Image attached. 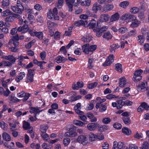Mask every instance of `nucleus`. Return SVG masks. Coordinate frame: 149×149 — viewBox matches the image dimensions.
Wrapping results in <instances>:
<instances>
[{"label": "nucleus", "mask_w": 149, "mask_h": 149, "mask_svg": "<svg viewBox=\"0 0 149 149\" xmlns=\"http://www.w3.org/2000/svg\"><path fill=\"white\" fill-rule=\"evenodd\" d=\"M111 121V119L108 117L104 118L102 120L103 122L105 124H107Z\"/></svg>", "instance_id": "bf43d9fd"}, {"label": "nucleus", "mask_w": 149, "mask_h": 149, "mask_svg": "<svg viewBox=\"0 0 149 149\" xmlns=\"http://www.w3.org/2000/svg\"><path fill=\"white\" fill-rule=\"evenodd\" d=\"M40 128L41 133H46L47 130L49 128V126L47 125H42L40 126Z\"/></svg>", "instance_id": "4be33fe9"}, {"label": "nucleus", "mask_w": 149, "mask_h": 149, "mask_svg": "<svg viewBox=\"0 0 149 149\" xmlns=\"http://www.w3.org/2000/svg\"><path fill=\"white\" fill-rule=\"evenodd\" d=\"M99 127V125L97 123H91L88 124L87 126L88 129L90 131H93Z\"/></svg>", "instance_id": "39448f33"}, {"label": "nucleus", "mask_w": 149, "mask_h": 149, "mask_svg": "<svg viewBox=\"0 0 149 149\" xmlns=\"http://www.w3.org/2000/svg\"><path fill=\"white\" fill-rule=\"evenodd\" d=\"M113 127L117 129H120L122 127V125L120 124L119 123H116L114 124Z\"/></svg>", "instance_id": "680f3d73"}, {"label": "nucleus", "mask_w": 149, "mask_h": 149, "mask_svg": "<svg viewBox=\"0 0 149 149\" xmlns=\"http://www.w3.org/2000/svg\"><path fill=\"white\" fill-rule=\"evenodd\" d=\"M77 135V134L76 132L72 131L67 132L65 134V136L66 137H75Z\"/></svg>", "instance_id": "aec40b11"}, {"label": "nucleus", "mask_w": 149, "mask_h": 149, "mask_svg": "<svg viewBox=\"0 0 149 149\" xmlns=\"http://www.w3.org/2000/svg\"><path fill=\"white\" fill-rule=\"evenodd\" d=\"M123 120L125 124L127 125H129L131 123V120L129 117H123Z\"/></svg>", "instance_id": "cd10ccee"}, {"label": "nucleus", "mask_w": 149, "mask_h": 149, "mask_svg": "<svg viewBox=\"0 0 149 149\" xmlns=\"http://www.w3.org/2000/svg\"><path fill=\"white\" fill-rule=\"evenodd\" d=\"M41 137L44 141H49V135L46 133H41L40 134Z\"/></svg>", "instance_id": "412c9836"}, {"label": "nucleus", "mask_w": 149, "mask_h": 149, "mask_svg": "<svg viewBox=\"0 0 149 149\" xmlns=\"http://www.w3.org/2000/svg\"><path fill=\"white\" fill-rule=\"evenodd\" d=\"M97 84V82L92 83L87 85V87L89 89H92L95 87Z\"/></svg>", "instance_id": "37998d69"}, {"label": "nucleus", "mask_w": 149, "mask_h": 149, "mask_svg": "<svg viewBox=\"0 0 149 149\" xmlns=\"http://www.w3.org/2000/svg\"><path fill=\"white\" fill-rule=\"evenodd\" d=\"M46 56V53L44 51H42L40 53V57L41 59L43 60L45 59Z\"/></svg>", "instance_id": "e2e57ef3"}, {"label": "nucleus", "mask_w": 149, "mask_h": 149, "mask_svg": "<svg viewBox=\"0 0 149 149\" xmlns=\"http://www.w3.org/2000/svg\"><path fill=\"white\" fill-rule=\"evenodd\" d=\"M19 40V36L17 34L16 36L12 37V38L10 40L9 43H12L15 46L18 47L19 45V42H18Z\"/></svg>", "instance_id": "20e7f679"}, {"label": "nucleus", "mask_w": 149, "mask_h": 149, "mask_svg": "<svg viewBox=\"0 0 149 149\" xmlns=\"http://www.w3.org/2000/svg\"><path fill=\"white\" fill-rule=\"evenodd\" d=\"M1 6L2 8L7 7L10 4L9 0H3L1 2Z\"/></svg>", "instance_id": "473e14b6"}, {"label": "nucleus", "mask_w": 149, "mask_h": 149, "mask_svg": "<svg viewBox=\"0 0 149 149\" xmlns=\"http://www.w3.org/2000/svg\"><path fill=\"white\" fill-rule=\"evenodd\" d=\"M113 143L114 146H116L118 149H121L123 145V143L121 142H118L116 141H115Z\"/></svg>", "instance_id": "393cba45"}, {"label": "nucleus", "mask_w": 149, "mask_h": 149, "mask_svg": "<svg viewBox=\"0 0 149 149\" xmlns=\"http://www.w3.org/2000/svg\"><path fill=\"white\" fill-rule=\"evenodd\" d=\"M11 8L13 11L15 13L19 14H22L24 10L23 6H11Z\"/></svg>", "instance_id": "7ed1b4c3"}, {"label": "nucleus", "mask_w": 149, "mask_h": 149, "mask_svg": "<svg viewBox=\"0 0 149 149\" xmlns=\"http://www.w3.org/2000/svg\"><path fill=\"white\" fill-rule=\"evenodd\" d=\"M63 2L64 0H58L57 6L58 8H60L62 7Z\"/></svg>", "instance_id": "338daca9"}, {"label": "nucleus", "mask_w": 149, "mask_h": 149, "mask_svg": "<svg viewBox=\"0 0 149 149\" xmlns=\"http://www.w3.org/2000/svg\"><path fill=\"white\" fill-rule=\"evenodd\" d=\"M93 59L92 58L89 59L88 64V68L89 69H92L93 67V65L92 64L93 61Z\"/></svg>", "instance_id": "79ce46f5"}, {"label": "nucleus", "mask_w": 149, "mask_h": 149, "mask_svg": "<svg viewBox=\"0 0 149 149\" xmlns=\"http://www.w3.org/2000/svg\"><path fill=\"white\" fill-rule=\"evenodd\" d=\"M3 58L6 60L10 61L12 63H14L17 58H16L13 55H9L8 56H3Z\"/></svg>", "instance_id": "ddd939ff"}, {"label": "nucleus", "mask_w": 149, "mask_h": 149, "mask_svg": "<svg viewBox=\"0 0 149 149\" xmlns=\"http://www.w3.org/2000/svg\"><path fill=\"white\" fill-rule=\"evenodd\" d=\"M122 132L127 135H129L131 133L130 130L127 128L124 127L122 130Z\"/></svg>", "instance_id": "e433bc0d"}, {"label": "nucleus", "mask_w": 149, "mask_h": 149, "mask_svg": "<svg viewBox=\"0 0 149 149\" xmlns=\"http://www.w3.org/2000/svg\"><path fill=\"white\" fill-rule=\"evenodd\" d=\"M67 60L68 59L67 58L60 56H57L55 60V62L58 63H63Z\"/></svg>", "instance_id": "1a4fd4ad"}, {"label": "nucleus", "mask_w": 149, "mask_h": 149, "mask_svg": "<svg viewBox=\"0 0 149 149\" xmlns=\"http://www.w3.org/2000/svg\"><path fill=\"white\" fill-rule=\"evenodd\" d=\"M73 123L74 124L79 126H82L85 124L84 123L79 120H74Z\"/></svg>", "instance_id": "f704fd0d"}, {"label": "nucleus", "mask_w": 149, "mask_h": 149, "mask_svg": "<svg viewBox=\"0 0 149 149\" xmlns=\"http://www.w3.org/2000/svg\"><path fill=\"white\" fill-rule=\"evenodd\" d=\"M138 37V40L140 45L144 43L145 40V38L144 36L139 35Z\"/></svg>", "instance_id": "58836bf2"}, {"label": "nucleus", "mask_w": 149, "mask_h": 149, "mask_svg": "<svg viewBox=\"0 0 149 149\" xmlns=\"http://www.w3.org/2000/svg\"><path fill=\"white\" fill-rule=\"evenodd\" d=\"M4 145L9 149H10L12 146H13L14 145V143L13 142H11L10 143V144L9 145L7 142H5L4 144Z\"/></svg>", "instance_id": "13d9d810"}, {"label": "nucleus", "mask_w": 149, "mask_h": 149, "mask_svg": "<svg viewBox=\"0 0 149 149\" xmlns=\"http://www.w3.org/2000/svg\"><path fill=\"white\" fill-rule=\"evenodd\" d=\"M3 65L4 66H10L12 65V63L8 61H3Z\"/></svg>", "instance_id": "69168bd1"}, {"label": "nucleus", "mask_w": 149, "mask_h": 149, "mask_svg": "<svg viewBox=\"0 0 149 149\" xmlns=\"http://www.w3.org/2000/svg\"><path fill=\"white\" fill-rule=\"evenodd\" d=\"M9 100L14 102H19L20 100L18 99L17 98L12 96H10L9 97Z\"/></svg>", "instance_id": "c03bdc74"}, {"label": "nucleus", "mask_w": 149, "mask_h": 149, "mask_svg": "<svg viewBox=\"0 0 149 149\" xmlns=\"http://www.w3.org/2000/svg\"><path fill=\"white\" fill-rule=\"evenodd\" d=\"M97 46L95 45L90 46L89 44L87 43L83 45L81 47L83 52L86 54H89L90 52L94 51Z\"/></svg>", "instance_id": "f257e3e1"}, {"label": "nucleus", "mask_w": 149, "mask_h": 149, "mask_svg": "<svg viewBox=\"0 0 149 149\" xmlns=\"http://www.w3.org/2000/svg\"><path fill=\"white\" fill-rule=\"evenodd\" d=\"M119 86L123 88L125 87L126 83V80L125 77H122L119 79Z\"/></svg>", "instance_id": "6ab92c4d"}, {"label": "nucleus", "mask_w": 149, "mask_h": 149, "mask_svg": "<svg viewBox=\"0 0 149 149\" xmlns=\"http://www.w3.org/2000/svg\"><path fill=\"white\" fill-rule=\"evenodd\" d=\"M113 4H107L104 6L102 8L103 12L104 13L112 10L113 8Z\"/></svg>", "instance_id": "9d476101"}, {"label": "nucleus", "mask_w": 149, "mask_h": 149, "mask_svg": "<svg viewBox=\"0 0 149 149\" xmlns=\"http://www.w3.org/2000/svg\"><path fill=\"white\" fill-rule=\"evenodd\" d=\"M47 17L48 18L50 19H53L56 20H58L59 19L58 17L57 16L55 15L52 12L51 10L49 11L47 13Z\"/></svg>", "instance_id": "2eb2a0df"}, {"label": "nucleus", "mask_w": 149, "mask_h": 149, "mask_svg": "<svg viewBox=\"0 0 149 149\" xmlns=\"http://www.w3.org/2000/svg\"><path fill=\"white\" fill-rule=\"evenodd\" d=\"M139 10V8L135 7L132 8L130 9V12L133 14L137 13L138 12Z\"/></svg>", "instance_id": "ea45409f"}, {"label": "nucleus", "mask_w": 149, "mask_h": 149, "mask_svg": "<svg viewBox=\"0 0 149 149\" xmlns=\"http://www.w3.org/2000/svg\"><path fill=\"white\" fill-rule=\"evenodd\" d=\"M147 83L146 81L145 82H142L141 84L138 85V86H137V87L138 90H140L144 88H146V86H147Z\"/></svg>", "instance_id": "c756f323"}, {"label": "nucleus", "mask_w": 149, "mask_h": 149, "mask_svg": "<svg viewBox=\"0 0 149 149\" xmlns=\"http://www.w3.org/2000/svg\"><path fill=\"white\" fill-rule=\"evenodd\" d=\"M139 22L137 20L134 21L132 23L130 26L132 27H136L138 26Z\"/></svg>", "instance_id": "603ef678"}, {"label": "nucleus", "mask_w": 149, "mask_h": 149, "mask_svg": "<svg viewBox=\"0 0 149 149\" xmlns=\"http://www.w3.org/2000/svg\"><path fill=\"white\" fill-rule=\"evenodd\" d=\"M119 18V14L118 13H116L112 15L110 18V21L113 22L118 20Z\"/></svg>", "instance_id": "b1692460"}, {"label": "nucleus", "mask_w": 149, "mask_h": 149, "mask_svg": "<svg viewBox=\"0 0 149 149\" xmlns=\"http://www.w3.org/2000/svg\"><path fill=\"white\" fill-rule=\"evenodd\" d=\"M96 26H98V23L94 19L91 20L88 24V26L90 29H93Z\"/></svg>", "instance_id": "dca6fc26"}, {"label": "nucleus", "mask_w": 149, "mask_h": 149, "mask_svg": "<svg viewBox=\"0 0 149 149\" xmlns=\"http://www.w3.org/2000/svg\"><path fill=\"white\" fill-rule=\"evenodd\" d=\"M143 134L142 133H141L139 134V133L138 132H137L136 134L134 135V138L139 139L141 138H142L143 137Z\"/></svg>", "instance_id": "5fc2aeb1"}, {"label": "nucleus", "mask_w": 149, "mask_h": 149, "mask_svg": "<svg viewBox=\"0 0 149 149\" xmlns=\"http://www.w3.org/2000/svg\"><path fill=\"white\" fill-rule=\"evenodd\" d=\"M103 37L104 38L108 40L112 38V36L109 32H107L104 34L103 36Z\"/></svg>", "instance_id": "c9c22d12"}, {"label": "nucleus", "mask_w": 149, "mask_h": 149, "mask_svg": "<svg viewBox=\"0 0 149 149\" xmlns=\"http://www.w3.org/2000/svg\"><path fill=\"white\" fill-rule=\"evenodd\" d=\"M31 147L33 149H39L40 146L39 144H36L34 143H32L31 144Z\"/></svg>", "instance_id": "8fccbe9b"}, {"label": "nucleus", "mask_w": 149, "mask_h": 149, "mask_svg": "<svg viewBox=\"0 0 149 149\" xmlns=\"http://www.w3.org/2000/svg\"><path fill=\"white\" fill-rule=\"evenodd\" d=\"M107 29L108 27L105 26L99 29L97 32L96 36L98 37H100L102 35V33L104 31H107Z\"/></svg>", "instance_id": "9b49d317"}, {"label": "nucleus", "mask_w": 149, "mask_h": 149, "mask_svg": "<svg viewBox=\"0 0 149 149\" xmlns=\"http://www.w3.org/2000/svg\"><path fill=\"white\" fill-rule=\"evenodd\" d=\"M25 59V58H24L23 56H20L19 57H18L17 59H19L18 64L19 65H21L22 61Z\"/></svg>", "instance_id": "052dcab7"}, {"label": "nucleus", "mask_w": 149, "mask_h": 149, "mask_svg": "<svg viewBox=\"0 0 149 149\" xmlns=\"http://www.w3.org/2000/svg\"><path fill=\"white\" fill-rule=\"evenodd\" d=\"M102 147L103 149H109V144L107 142H104Z\"/></svg>", "instance_id": "774afa93"}, {"label": "nucleus", "mask_w": 149, "mask_h": 149, "mask_svg": "<svg viewBox=\"0 0 149 149\" xmlns=\"http://www.w3.org/2000/svg\"><path fill=\"white\" fill-rule=\"evenodd\" d=\"M81 105L80 103H77L74 107L75 112L79 115H82L84 114V112L80 110L81 109Z\"/></svg>", "instance_id": "6e6552de"}, {"label": "nucleus", "mask_w": 149, "mask_h": 149, "mask_svg": "<svg viewBox=\"0 0 149 149\" xmlns=\"http://www.w3.org/2000/svg\"><path fill=\"white\" fill-rule=\"evenodd\" d=\"M129 4V2L127 1H124L121 2L120 4V6L123 8H125Z\"/></svg>", "instance_id": "49530a36"}, {"label": "nucleus", "mask_w": 149, "mask_h": 149, "mask_svg": "<svg viewBox=\"0 0 149 149\" xmlns=\"http://www.w3.org/2000/svg\"><path fill=\"white\" fill-rule=\"evenodd\" d=\"M2 137L4 140L7 141H9L11 140L10 137V135L6 132L3 133Z\"/></svg>", "instance_id": "bb28decb"}, {"label": "nucleus", "mask_w": 149, "mask_h": 149, "mask_svg": "<svg viewBox=\"0 0 149 149\" xmlns=\"http://www.w3.org/2000/svg\"><path fill=\"white\" fill-rule=\"evenodd\" d=\"M119 47V46L118 44H113L110 46V51L112 53H114L115 50L118 49Z\"/></svg>", "instance_id": "5701e85b"}, {"label": "nucleus", "mask_w": 149, "mask_h": 149, "mask_svg": "<svg viewBox=\"0 0 149 149\" xmlns=\"http://www.w3.org/2000/svg\"><path fill=\"white\" fill-rule=\"evenodd\" d=\"M117 109H120L124 105V101L122 100L117 101Z\"/></svg>", "instance_id": "c85d7f7f"}, {"label": "nucleus", "mask_w": 149, "mask_h": 149, "mask_svg": "<svg viewBox=\"0 0 149 149\" xmlns=\"http://www.w3.org/2000/svg\"><path fill=\"white\" fill-rule=\"evenodd\" d=\"M102 8V6L98 5L97 3H94L93 6L92 10L94 13H96L98 10H100Z\"/></svg>", "instance_id": "4468645a"}, {"label": "nucleus", "mask_w": 149, "mask_h": 149, "mask_svg": "<svg viewBox=\"0 0 149 149\" xmlns=\"http://www.w3.org/2000/svg\"><path fill=\"white\" fill-rule=\"evenodd\" d=\"M70 141V139L69 138H66L63 139V144L65 146L68 145Z\"/></svg>", "instance_id": "864d4df0"}, {"label": "nucleus", "mask_w": 149, "mask_h": 149, "mask_svg": "<svg viewBox=\"0 0 149 149\" xmlns=\"http://www.w3.org/2000/svg\"><path fill=\"white\" fill-rule=\"evenodd\" d=\"M110 17L108 14H103L100 15V22H105L108 21Z\"/></svg>", "instance_id": "f8f14e48"}, {"label": "nucleus", "mask_w": 149, "mask_h": 149, "mask_svg": "<svg viewBox=\"0 0 149 149\" xmlns=\"http://www.w3.org/2000/svg\"><path fill=\"white\" fill-rule=\"evenodd\" d=\"M143 72V70L141 69L136 70L134 73V77L141 76V75Z\"/></svg>", "instance_id": "09e8293b"}, {"label": "nucleus", "mask_w": 149, "mask_h": 149, "mask_svg": "<svg viewBox=\"0 0 149 149\" xmlns=\"http://www.w3.org/2000/svg\"><path fill=\"white\" fill-rule=\"evenodd\" d=\"M87 140V138L83 135H81L79 136L77 139V141L81 144H83Z\"/></svg>", "instance_id": "f3484780"}, {"label": "nucleus", "mask_w": 149, "mask_h": 149, "mask_svg": "<svg viewBox=\"0 0 149 149\" xmlns=\"http://www.w3.org/2000/svg\"><path fill=\"white\" fill-rule=\"evenodd\" d=\"M11 13L9 10H6L4 11L2 13L3 16L5 17L10 15Z\"/></svg>", "instance_id": "0e129e2a"}, {"label": "nucleus", "mask_w": 149, "mask_h": 149, "mask_svg": "<svg viewBox=\"0 0 149 149\" xmlns=\"http://www.w3.org/2000/svg\"><path fill=\"white\" fill-rule=\"evenodd\" d=\"M23 126V128L26 130L29 129L28 130H30L31 128H33L30 126L29 123L25 121H24Z\"/></svg>", "instance_id": "a878e982"}, {"label": "nucleus", "mask_w": 149, "mask_h": 149, "mask_svg": "<svg viewBox=\"0 0 149 149\" xmlns=\"http://www.w3.org/2000/svg\"><path fill=\"white\" fill-rule=\"evenodd\" d=\"M29 29L28 25L24 24L22 26H20L17 29L18 31L22 33L26 32Z\"/></svg>", "instance_id": "423d86ee"}, {"label": "nucleus", "mask_w": 149, "mask_h": 149, "mask_svg": "<svg viewBox=\"0 0 149 149\" xmlns=\"http://www.w3.org/2000/svg\"><path fill=\"white\" fill-rule=\"evenodd\" d=\"M85 22L83 20H80L76 21L74 23L75 26H79L81 25H85Z\"/></svg>", "instance_id": "2f4dec72"}, {"label": "nucleus", "mask_w": 149, "mask_h": 149, "mask_svg": "<svg viewBox=\"0 0 149 149\" xmlns=\"http://www.w3.org/2000/svg\"><path fill=\"white\" fill-rule=\"evenodd\" d=\"M119 31L121 33H124L127 32V29L126 27H121L118 29Z\"/></svg>", "instance_id": "4d7b16f0"}, {"label": "nucleus", "mask_w": 149, "mask_h": 149, "mask_svg": "<svg viewBox=\"0 0 149 149\" xmlns=\"http://www.w3.org/2000/svg\"><path fill=\"white\" fill-rule=\"evenodd\" d=\"M30 112L31 113H39L40 111L39 109L37 107H32L31 108Z\"/></svg>", "instance_id": "a19ab883"}, {"label": "nucleus", "mask_w": 149, "mask_h": 149, "mask_svg": "<svg viewBox=\"0 0 149 149\" xmlns=\"http://www.w3.org/2000/svg\"><path fill=\"white\" fill-rule=\"evenodd\" d=\"M116 67L115 69L117 71L121 73L122 72V65L121 64L118 63L115 65Z\"/></svg>", "instance_id": "72a5a7b5"}, {"label": "nucleus", "mask_w": 149, "mask_h": 149, "mask_svg": "<svg viewBox=\"0 0 149 149\" xmlns=\"http://www.w3.org/2000/svg\"><path fill=\"white\" fill-rule=\"evenodd\" d=\"M48 26L49 28H51L54 27L55 26L57 25V24L52 22L49 20L47 22Z\"/></svg>", "instance_id": "3c124183"}, {"label": "nucleus", "mask_w": 149, "mask_h": 149, "mask_svg": "<svg viewBox=\"0 0 149 149\" xmlns=\"http://www.w3.org/2000/svg\"><path fill=\"white\" fill-rule=\"evenodd\" d=\"M149 107L145 102L143 103L137 108V110L139 112H141L144 109L148 110Z\"/></svg>", "instance_id": "0eeeda50"}, {"label": "nucleus", "mask_w": 149, "mask_h": 149, "mask_svg": "<svg viewBox=\"0 0 149 149\" xmlns=\"http://www.w3.org/2000/svg\"><path fill=\"white\" fill-rule=\"evenodd\" d=\"M107 109V107L106 104H101V106L99 107L100 111V112H103Z\"/></svg>", "instance_id": "de8ad7c7"}, {"label": "nucleus", "mask_w": 149, "mask_h": 149, "mask_svg": "<svg viewBox=\"0 0 149 149\" xmlns=\"http://www.w3.org/2000/svg\"><path fill=\"white\" fill-rule=\"evenodd\" d=\"M96 136L93 134L90 133L89 135V139L92 141H94L96 139Z\"/></svg>", "instance_id": "4c0bfd02"}, {"label": "nucleus", "mask_w": 149, "mask_h": 149, "mask_svg": "<svg viewBox=\"0 0 149 149\" xmlns=\"http://www.w3.org/2000/svg\"><path fill=\"white\" fill-rule=\"evenodd\" d=\"M26 74L24 72H21L18 74L17 76L16 77L15 80L17 82H19L22 80L23 78L25 76Z\"/></svg>", "instance_id": "a211bd4d"}, {"label": "nucleus", "mask_w": 149, "mask_h": 149, "mask_svg": "<svg viewBox=\"0 0 149 149\" xmlns=\"http://www.w3.org/2000/svg\"><path fill=\"white\" fill-rule=\"evenodd\" d=\"M140 149H149V144L148 142L145 141L143 142Z\"/></svg>", "instance_id": "7c9ffc66"}, {"label": "nucleus", "mask_w": 149, "mask_h": 149, "mask_svg": "<svg viewBox=\"0 0 149 149\" xmlns=\"http://www.w3.org/2000/svg\"><path fill=\"white\" fill-rule=\"evenodd\" d=\"M37 38L40 40L42 39L43 34L42 32H36V35Z\"/></svg>", "instance_id": "a18cd8bd"}, {"label": "nucleus", "mask_w": 149, "mask_h": 149, "mask_svg": "<svg viewBox=\"0 0 149 149\" xmlns=\"http://www.w3.org/2000/svg\"><path fill=\"white\" fill-rule=\"evenodd\" d=\"M137 20L136 17L135 16L133 15H131L129 14V15L128 19V20L130 21H135Z\"/></svg>", "instance_id": "6e6d98bb"}, {"label": "nucleus", "mask_w": 149, "mask_h": 149, "mask_svg": "<svg viewBox=\"0 0 149 149\" xmlns=\"http://www.w3.org/2000/svg\"><path fill=\"white\" fill-rule=\"evenodd\" d=\"M35 70V69H29L28 70V74L26 77L27 82H32L33 81L34 73Z\"/></svg>", "instance_id": "f03ea898"}]
</instances>
